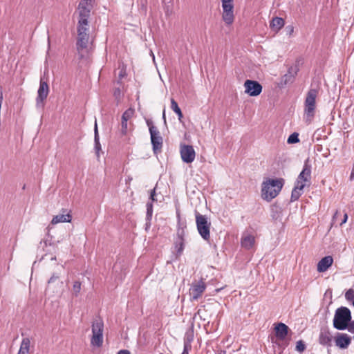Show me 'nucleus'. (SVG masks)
Listing matches in <instances>:
<instances>
[{"mask_svg": "<svg viewBox=\"0 0 354 354\" xmlns=\"http://www.w3.org/2000/svg\"><path fill=\"white\" fill-rule=\"evenodd\" d=\"M284 180L283 178L271 179L268 178L263 181L261 188V197L268 202L271 201L281 192Z\"/></svg>", "mask_w": 354, "mask_h": 354, "instance_id": "f257e3e1", "label": "nucleus"}, {"mask_svg": "<svg viewBox=\"0 0 354 354\" xmlns=\"http://www.w3.org/2000/svg\"><path fill=\"white\" fill-rule=\"evenodd\" d=\"M318 93L317 88H310L306 93L304 100V120L307 124H310L315 117L316 98Z\"/></svg>", "mask_w": 354, "mask_h": 354, "instance_id": "f03ea898", "label": "nucleus"}, {"mask_svg": "<svg viewBox=\"0 0 354 354\" xmlns=\"http://www.w3.org/2000/svg\"><path fill=\"white\" fill-rule=\"evenodd\" d=\"M351 310L347 307L341 306L335 310L333 321V327L339 330H346V324L351 322Z\"/></svg>", "mask_w": 354, "mask_h": 354, "instance_id": "7ed1b4c3", "label": "nucleus"}, {"mask_svg": "<svg viewBox=\"0 0 354 354\" xmlns=\"http://www.w3.org/2000/svg\"><path fill=\"white\" fill-rule=\"evenodd\" d=\"M77 39L76 42L78 50L85 49L88 46L89 41V25L88 21H78L77 26Z\"/></svg>", "mask_w": 354, "mask_h": 354, "instance_id": "20e7f679", "label": "nucleus"}, {"mask_svg": "<svg viewBox=\"0 0 354 354\" xmlns=\"http://www.w3.org/2000/svg\"><path fill=\"white\" fill-rule=\"evenodd\" d=\"M196 224L198 234L207 241L210 239V227L211 222L205 215H202L199 212H195Z\"/></svg>", "mask_w": 354, "mask_h": 354, "instance_id": "39448f33", "label": "nucleus"}, {"mask_svg": "<svg viewBox=\"0 0 354 354\" xmlns=\"http://www.w3.org/2000/svg\"><path fill=\"white\" fill-rule=\"evenodd\" d=\"M104 324L102 319H95L92 324L93 336L91 343L93 346L100 347L103 343Z\"/></svg>", "mask_w": 354, "mask_h": 354, "instance_id": "423d86ee", "label": "nucleus"}, {"mask_svg": "<svg viewBox=\"0 0 354 354\" xmlns=\"http://www.w3.org/2000/svg\"><path fill=\"white\" fill-rule=\"evenodd\" d=\"M95 0H81L77 6L78 21H88Z\"/></svg>", "mask_w": 354, "mask_h": 354, "instance_id": "0eeeda50", "label": "nucleus"}, {"mask_svg": "<svg viewBox=\"0 0 354 354\" xmlns=\"http://www.w3.org/2000/svg\"><path fill=\"white\" fill-rule=\"evenodd\" d=\"M49 93V87L43 77H41L39 86L37 91V96L36 97V106L37 108H44V101L46 100Z\"/></svg>", "mask_w": 354, "mask_h": 354, "instance_id": "6e6552de", "label": "nucleus"}, {"mask_svg": "<svg viewBox=\"0 0 354 354\" xmlns=\"http://www.w3.org/2000/svg\"><path fill=\"white\" fill-rule=\"evenodd\" d=\"M150 138L153 153L157 155L162 151L163 145L162 137L160 136L159 130L156 131L155 129L152 127L151 128Z\"/></svg>", "mask_w": 354, "mask_h": 354, "instance_id": "1a4fd4ad", "label": "nucleus"}, {"mask_svg": "<svg viewBox=\"0 0 354 354\" xmlns=\"http://www.w3.org/2000/svg\"><path fill=\"white\" fill-rule=\"evenodd\" d=\"M245 92L250 96H257L262 91L261 84L255 80H247L244 83Z\"/></svg>", "mask_w": 354, "mask_h": 354, "instance_id": "9d476101", "label": "nucleus"}, {"mask_svg": "<svg viewBox=\"0 0 354 354\" xmlns=\"http://www.w3.org/2000/svg\"><path fill=\"white\" fill-rule=\"evenodd\" d=\"M206 285L201 280L196 283H193L189 289L190 300L195 301L201 297L205 290Z\"/></svg>", "mask_w": 354, "mask_h": 354, "instance_id": "9b49d317", "label": "nucleus"}, {"mask_svg": "<svg viewBox=\"0 0 354 354\" xmlns=\"http://www.w3.org/2000/svg\"><path fill=\"white\" fill-rule=\"evenodd\" d=\"M180 153L184 162L189 164L194 160L196 153L193 146L186 145L181 146Z\"/></svg>", "mask_w": 354, "mask_h": 354, "instance_id": "f8f14e48", "label": "nucleus"}, {"mask_svg": "<svg viewBox=\"0 0 354 354\" xmlns=\"http://www.w3.org/2000/svg\"><path fill=\"white\" fill-rule=\"evenodd\" d=\"M336 346L341 349H346L351 343V337L346 333H337L335 337Z\"/></svg>", "mask_w": 354, "mask_h": 354, "instance_id": "ddd939ff", "label": "nucleus"}, {"mask_svg": "<svg viewBox=\"0 0 354 354\" xmlns=\"http://www.w3.org/2000/svg\"><path fill=\"white\" fill-rule=\"evenodd\" d=\"M333 336L327 327L322 328L319 335V343L322 346H331Z\"/></svg>", "mask_w": 354, "mask_h": 354, "instance_id": "4468645a", "label": "nucleus"}, {"mask_svg": "<svg viewBox=\"0 0 354 354\" xmlns=\"http://www.w3.org/2000/svg\"><path fill=\"white\" fill-rule=\"evenodd\" d=\"M310 175L311 165L308 162V159H307L304 162L303 169L299 174L296 182H301L303 183L306 182H309L310 180Z\"/></svg>", "mask_w": 354, "mask_h": 354, "instance_id": "2eb2a0df", "label": "nucleus"}, {"mask_svg": "<svg viewBox=\"0 0 354 354\" xmlns=\"http://www.w3.org/2000/svg\"><path fill=\"white\" fill-rule=\"evenodd\" d=\"M134 109L129 108L127 109L122 115L121 133L126 135L127 132V122L133 116Z\"/></svg>", "mask_w": 354, "mask_h": 354, "instance_id": "dca6fc26", "label": "nucleus"}, {"mask_svg": "<svg viewBox=\"0 0 354 354\" xmlns=\"http://www.w3.org/2000/svg\"><path fill=\"white\" fill-rule=\"evenodd\" d=\"M333 263V257L331 256H326L318 262L317 270L319 272H324L332 266Z\"/></svg>", "mask_w": 354, "mask_h": 354, "instance_id": "f3484780", "label": "nucleus"}, {"mask_svg": "<svg viewBox=\"0 0 354 354\" xmlns=\"http://www.w3.org/2000/svg\"><path fill=\"white\" fill-rule=\"evenodd\" d=\"M274 330L276 337L280 340H283L288 335L289 328L285 324L281 322L276 325Z\"/></svg>", "mask_w": 354, "mask_h": 354, "instance_id": "a211bd4d", "label": "nucleus"}, {"mask_svg": "<svg viewBox=\"0 0 354 354\" xmlns=\"http://www.w3.org/2000/svg\"><path fill=\"white\" fill-rule=\"evenodd\" d=\"M62 214H59L58 215L55 216L52 221L51 223L53 225L57 224L59 223H69L71 221V215L67 212L66 209H62Z\"/></svg>", "mask_w": 354, "mask_h": 354, "instance_id": "6ab92c4d", "label": "nucleus"}, {"mask_svg": "<svg viewBox=\"0 0 354 354\" xmlns=\"http://www.w3.org/2000/svg\"><path fill=\"white\" fill-rule=\"evenodd\" d=\"M305 187V183L301 182H296L295 187L291 193L290 201L294 202L297 201L302 194V190Z\"/></svg>", "mask_w": 354, "mask_h": 354, "instance_id": "aec40b11", "label": "nucleus"}, {"mask_svg": "<svg viewBox=\"0 0 354 354\" xmlns=\"http://www.w3.org/2000/svg\"><path fill=\"white\" fill-rule=\"evenodd\" d=\"M254 236L252 235H246L241 239V245L247 250L251 249L254 244Z\"/></svg>", "mask_w": 354, "mask_h": 354, "instance_id": "412c9836", "label": "nucleus"}, {"mask_svg": "<svg viewBox=\"0 0 354 354\" xmlns=\"http://www.w3.org/2000/svg\"><path fill=\"white\" fill-rule=\"evenodd\" d=\"M176 259H178L183 254L185 248V240H176L174 242Z\"/></svg>", "mask_w": 354, "mask_h": 354, "instance_id": "4be33fe9", "label": "nucleus"}, {"mask_svg": "<svg viewBox=\"0 0 354 354\" xmlns=\"http://www.w3.org/2000/svg\"><path fill=\"white\" fill-rule=\"evenodd\" d=\"M284 26V20L281 17H274L270 22V27L272 30L278 31Z\"/></svg>", "mask_w": 354, "mask_h": 354, "instance_id": "5701e85b", "label": "nucleus"}, {"mask_svg": "<svg viewBox=\"0 0 354 354\" xmlns=\"http://www.w3.org/2000/svg\"><path fill=\"white\" fill-rule=\"evenodd\" d=\"M94 142H95V151L96 156L99 157V152L101 150V145L100 142V138L98 134V129L97 126V122H95V128H94Z\"/></svg>", "mask_w": 354, "mask_h": 354, "instance_id": "b1692460", "label": "nucleus"}, {"mask_svg": "<svg viewBox=\"0 0 354 354\" xmlns=\"http://www.w3.org/2000/svg\"><path fill=\"white\" fill-rule=\"evenodd\" d=\"M222 19L227 25H231L234 20V11H223Z\"/></svg>", "mask_w": 354, "mask_h": 354, "instance_id": "393cba45", "label": "nucleus"}, {"mask_svg": "<svg viewBox=\"0 0 354 354\" xmlns=\"http://www.w3.org/2000/svg\"><path fill=\"white\" fill-rule=\"evenodd\" d=\"M171 108L178 115L179 121L182 122V118L183 117L182 111L178 106V103L173 98L171 100Z\"/></svg>", "mask_w": 354, "mask_h": 354, "instance_id": "a878e982", "label": "nucleus"}, {"mask_svg": "<svg viewBox=\"0 0 354 354\" xmlns=\"http://www.w3.org/2000/svg\"><path fill=\"white\" fill-rule=\"evenodd\" d=\"M194 340V331L193 330H189L185 334L183 338L184 345L192 346L191 343Z\"/></svg>", "mask_w": 354, "mask_h": 354, "instance_id": "bb28decb", "label": "nucleus"}, {"mask_svg": "<svg viewBox=\"0 0 354 354\" xmlns=\"http://www.w3.org/2000/svg\"><path fill=\"white\" fill-rule=\"evenodd\" d=\"M30 341L29 338L25 337L22 339L19 352H22L24 354H27L29 352Z\"/></svg>", "mask_w": 354, "mask_h": 354, "instance_id": "cd10ccee", "label": "nucleus"}, {"mask_svg": "<svg viewBox=\"0 0 354 354\" xmlns=\"http://www.w3.org/2000/svg\"><path fill=\"white\" fill-rule=\"evenodd\" d=\"M81 282L75 281L72 288V294L75 297H77L81 290Z\"/></svg>", "mask_w": 354, "mask_h": 354, "instance_id": "c85d7f7f", "label": "nucleus"}, {"mask_svg": "<svg viewBox=\"0 0 354 354\" xmlns=\"http://www.w3.org/2000/svg\"><path fill=\"white\" fill-rule=\"evenodd\" d=\"M299 142V133L294 132L290 134L288 138L287 142L288 144H295Z\"/></svg>", "mask_w": 354, "mask_h": 354, "instance_id": "c756f323", "label": "nucleus"}, {"mask_svg": "<svg viewBox=\"0 0 354 354\" xmlns=\"http://www.w3.org/2000/svg\"><path fill=\"white\" fill-rule=\"evenodd\" d=\"M299 71V63H296L294 66H290L288 68V74L292 75L293 77H295L298 71Z\"/></svg>", "mask_w": 354, "mask_h": 354, "instance_id": "7c9ffc66", "label": "nucleus"}, {"mask_svg": "<svg viewBox=\"0 0 354 354\" xmlns=\"http://www.w3.org/2000/svg\"><path fill=\"white\" fill-rule=\"evenodd\" d=\"M147 213H146V217H148L149 219H152V215H153V203L152 202H148L147 203Z\"/></svg>", "mask_w": 354, "mask_h": 354, "instance_id": "2f4dec72", "label": "nucleus"}, {"mask_svg": "<svg viewBox=\"0 0 354 354\" xmlns=\"http://www.w3.org/2000/svg\"><path fill=\"white\" fill-rule=\"evenodd\" d=\"M306 349V344L302 340H299L296 344V351L299 353H302Z\"/></svg>", "mask_w": 354, "mask_h": 354, "instance_id": "473e14b6", "label": "nucleus"}, {"mask_svg": "<svg viewBox=\"0 0 354 354\" xmlns=\"http://www.w3.org/2000/svg\"><path fill=\"white\" fill-rule=\"evenodd\" d=\"M345 298L348 301L354 300V290L352 288L348 289L345 293Z\"/></svg>", "mask_w": 354, "mask_h": 354, "instance_id": "72a5a7b5", "label": "nucleus"}, {"mask_svg": "<svg viewBox=\"0 0 354 354\" xmlns=\"http://www.w3.org/2000/svg\"><path fill=\"white\" fill-rule=\"evenodd\" d=\"M139 6L142 11L145 14L147 10V0H139Z\"/></svg>", "mask_w": 354, "mask_h": 354, "instance_id": "f704fd0d", "label": "nucleus"}, {"mask_svg": "<svg viewBox=\"0 0 354 354\" xmlns=\"http://www.w3.org/2000/svg\"><path fill=\"white\" fill-rule=\"evenodd\" d=\"M222 8L223 11H234V5L232 3H223Z\"/></svg>", "mask_w": 354, "mask_h": 354, "instance_id": "c9c22d12", "label": "nucleus"}, {"mask_svg": "<svg viewBox=\"0 0 354 354\" xmlns=\"http://www.w3.org/2000/svg\"><path fill=\"white\" fill-rule=\"evenodd\" d=\"M295 80V77H292V75L285 74L283 77V81L285 84H287L289 82H292Z\"/></svg>", "mask_w": 354, "mask_h": 354, "instance_id": "e433bc0d", "label": "nucleus"}, {"mask_svg": "<svg viewBox=\"0 0 354 354\" xmlns=\"http://www.w3.org/2000/svg\"><path fill=\"white\" fill-rule=\"evenodd\" d=\"M185 234V233L184 227L179 228L177 232L176 239L177 240H185L184 239Z\"/></svg>", "mask_w": 354, "mask_h": 354, "instance_id": "4c0bfd02", "label": "nucleus"}, {"mask_svg": "<svg viewBox=\"0 0 354 354\" xmlns=\"http://www.w3.org/2000/svg\"><path fill=\"white\" fill-rule=\"evenodd\" d=\"M346 326L347 327L346 329H347L351 333L354 334V321H352V319H351V322L347 323Z\"/></svg>", "mask_w": 354, "mask_h": 354, "instance_id": "58836bf2", "label": "nucleus"}, {"mask_svg": "<svg viewBox=\"0 0 354 354\" xmlns=\"http://www.w3.org/2000/svg\"><path fill=\"white\" fill-rule=\"evenodd\" d=\"M59 275L57 273H53L51 277L48 281V285L55 282L56 281H59Z\"/></svg>", "mask_w": 354, "mask_h": 354, "instance_id": "ea45409f", "label": "nucleus"}, {"mask_svg": "<svg viewBox=\"0 0 354 354\" xmlns=\"http://www.w3.org/2000/svg\"><path fill=\"white\" fill-rule=\"evenodd\" d=\"M285 30L286 32V35L290 36L294 31V27L292 25L287 26Z\"/></svg>", "mask_w": 354, "mask_h": 354, "instance_id": "a19ab883", "label": "nucleus"}, {"mask_svg": "<svg viewBox=\"0 0 354 354\" xmlns=\"http://www.w3.org/2000/svg\"><path fill=\"white\" fill-rule=\"evenodd\" d=\"M146 123H147V126L149 127V133H151V128H152V127L153 129H155L156 131H158L157 127L153 125V122L151 120H147L146 121Z\"/></svg>", "mask_w": 354, "mask_h": 354, "instance_id": "79ce46f5", "label": "nucleus"}, {"mask_svg": "<svg viewBox=\"0 0 354 354\" xmlns=\"http://www.w3.org/2000/svg\"><path fill=\"white\" fill-rule=\"evenodd\" d=\"M156 196V188H153L151 191V193H150V197H149V199L151 201V202H153V201H156V198H155Z\"/></svg>", "mask_w": 354, "mask_h": 354, "instance_id": "37998d69", "label": "nucleus"}, {"mask_svg": "<svg viewBox=\"0 0 354 354\" xmlns=\"http://www.w3.org/2000/svg\"><path fill=\"white\" fill-rule=\"evenodd\" d=\"M151 219L148 218V217H146V223H145V230L147 231L149 230L151 227Z\"/></svg>", "mask_w": 354, "mask_h": 354, "instance_id": "c03bdc74", "label": "nucleus"}, {"mask_svg": "<svg viewBox=\"0 0 354 354\" xmlns=\"http://www.w3.org/2000/svg\"><path fill=\"white\" fill-rule=\"evenodd\" d=\"M191 348H192V346H188L184 345L183 351L181 354H189V351L191 350Z\"/></svg>", "mask_w": 354, "mask_h": 354, "instance_id": "a18cd8bd", "label": "nucleus"}, {"mask_svg": "<svg viewBox=\"0 0 354 354\" xmlns=\"http://www.w3.org/2000/svg\"><path fill=\"white\" fill-rule=\"evenodd\" d=\"M347 219H348V214L346 213H345L344 215L343 220L342 221V222L340 223L339 225L342 226L343 224H344L347 221Z\"/></svg>", "mask_w": 354, "mask_h": 354, "instance_id": "49530a36", "label": "nucleus"}, {"mask_svg": "<svg viewBox=\"0 0 354 354\" xmlns=\"http://www.w3.org/2000/svg\"><path fill=\"white\" fill-rule=\"evenodd\" d=\"M118 354H131L129 350L122 349L118 352Z\"/></svg>", "mask_w": 354, "mask_h": 354, "instance_id": "de8ad7c7", "label": "nucleus"}, {"mask_svg": "<svg viewBox=\"0 0 354 354\" xmlns=\"http://www.w3.org/2000/svg\"><path fill=\"white\" fill-rule=\"evenodd\" d=\"M354 180V163H353L352 171H351V173L350 175V180Z\"/></svg>", "mask_w": 354, "mask_h": 354, "instance_id": "09e8293b", "label": "nucleus"}, {"mask_svg": "<svg viewBox=\"0 0 354 354\" xmlns=\"http://www.w3.org/2000/svg\"><path fill=\"white\" fill-rule=\"evenodd\" d=\"M339 215V212L336 211L333 216V221H335Z\"/></svg>", "mask_w": 354, "mask_h": 354, "instance_id": "8fccbe9b", "label": "nucleus"}, {"mask_svg": "<svg viewBox=\"0 0 354 354\" xmlns=\"http://www.w3.org/2000/svg\"><path fill=\"white\" fill-rule=\"evenodd\" d=\"M223 3H233V0H221Z\"/></svg>", "mask_w": 354, "mask_h": 354, "instance_id": "3c124183", "label": "nucleus"}, {"mask_svg": "<svg viewBox=\"0 0 354 354\" xmlns=\"http://www.w3.org/2000/svg\"><path fill=\"white\" fill-rule=\"evenodd\" d=\"M120 88H117V89H115V91L114 92V95H116L117 94H120Z\"/></svg>", "mask_w": 354, "mask_h": 354, "instance_id": "603ef678", "label": "nucleus"}, {"mask_svg": "<svg viewBox=\"0 0 354 354\" xmlns=\"http://www.w3.org/2000/svg\"><path fill=\"white\" fill-rule=\"evenodd\" d=\"M162 118L164 120V122L166 123V117H165V110L163 111Z\"/></svg>", "mask_w": 354, "mask_h": 354, "instance_id": "864d4df0", "label": "nucleus"}, {"mask_svg": "<svg viewBox=\"0 0 354 354\" xmlns=\"http://www.w3.org/2000/svg\"><path fill=\"white\" fill-rule=\"evenodd\" d=\"M217 354H226V351L224 350H220Z\"/></svg>", "mask_w": 354, "mask_h": 354, "instance_id": "5fc2aeb1", "label": "nucleus"}, {"mask_svg": "<svg viewBox=\"0 0 354 354\" xmlns=\"http://www.w3.org/2000/svg\"><path fill=\"white\" fill-rule=\"evenodd\" d=\"M353 306H354V300H353Z\"/></svg>", "mask_w": 354, "mask_h": 354, "instance_id": "6e6d98bb", "label": "nucleus"}]
</instances>
